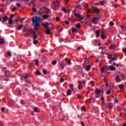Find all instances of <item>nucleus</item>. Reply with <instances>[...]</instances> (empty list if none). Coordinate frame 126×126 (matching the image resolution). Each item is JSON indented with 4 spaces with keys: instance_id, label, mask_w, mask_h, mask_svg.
<instances>
[{
    "instance_id": "nucleus-1",
    "label": "nucleus",
    "mask_w": 126,
    "mask_h": 126,
    "mask_svg": "<svg viewBox=\"0 0 126 126\" xmlns=\"http://www.w3.org/2000/svg\"><path fill=\"white\" fill-rule=\"evenodd\" d=\"M40 20H41V19L37 16L32 18V25L34 26L35 30H37L38 27L40 26Z\"/></svg>"
},
{
    "instance_id": "nucleus-2",
    "label": "nucleus",
    "mask_w": 126,
    "mask_h": 126,
    "mask_svg": "<svg viewBox=\"0 0 126 126\" xmlns=\"http://www.w3.org/2000/svg\"><path fill=\"white\" fill-rule=\"evenodd\" d=\"M60 1H59V0H55V1L54 2L53 4L52 5V6L56 7L55 8H53V10L56 11V10H58V9H59V5H60Z\"/></svg>"
},
{
    "instance_id": "nucleus-3",
    "label": "nucleus",
    "mask_w": 126,
    "mask_h": 126,
    "mask_svg": "<svg viewBox=\"0 0 126 126\" xmlns=\"http://www.w3.org/2000/svg\"><path fill=\"white\" fill-rule=\"evenodd\" d=\"M101 92H102V94H104V91L103 90V89H101V90L96 89L95 90V93L97 94L95 95V98H99V96H100V93H101Z\"/></svg>"
},
{
    "instance_id": "nucleus-4",
    "label": "nucleus",
    "mask_w": 126,
    "mask_h": 126,
    "mask_svg": "<svg viewBox=\"0 0 126 126\" xmlns=\"http://www.w3.org/2000/svg\"><path fill=\"white\" fill-rule=\"evenodd\" d=\"M29 77V75L28 74L26 75L25 76H23L21 77L22 80H24L25 79L26 82H27V83H30V84H31V82H30V81L27 80V78Z\"/></svg>"
},
{
    "instance_id": "nucleus-5",
    "label": "nucleus",
    "mask_w": 126,
    "mask_h": 126,
    "mask_svg": "<svg viewBox=\"0 0 126 126\" xmlns=\"http://www.w3.org/2000/svg\"><path fill=\"white\" fill-rule=\"evenodd\" d=\"M98 17H94L92 18L91 22L94 24H98Z\"/></svg>"
},
{
    "instance_id": "nucleus-6",
    "label": "nucleus",
    "mask_w": 126,
    "mask_h": 126,
    "mask_svg": "<svg viewBox=\"0 0 126 126\" xmlns=\"http://www.w3.org/2000/svg\"><path fill=\"white\" fill-rule=\"evenodd\" d=\"M82 82L81 81H79L78 82V89H79V90H80V89H82L83 86H82Z\"/></svg>"
},
{
    "instance_id": "nucleus-7",
    "label": "nucleus",
    "mask_w": 126,
    "mask_h": 126,
    "mask_svg": "<svg viewBox=\"0 0 126 126\" xmlns=\"http://www.w3.org/2000/svg\"><path fill=\"white\" fill-rule=\"evenodd\" d=\"M94 33L96 35V38H99V35H100V30H98L94 32Z\"/></svg>"
},
{
    "instance_id": "nucleus-8",
    "label": "nucleus",
    "mask_w": 126,
    "mask_h": 126,
    "mask_svg": "<svg viewBox=\"0 0 126 126\" xmlns=\"http://www.w3.org/2000/svg\"><path fill=\"white\" fill-rule=\"evenodd\" d=\"M2 20L3 22H6L7 20H8V17L7 16H4V17H2Z\"/></svg>"
},
{
    "instance_id": "nucleus-9",
    "label": "nucleus",
    "mask_w": 126,
    "mask_h": 126,
    "mask_svg": "<svg viewBox=\"0 0 126 126\" xmlns=\"http://www.w3.org/2000/svg\"><path fill=\"white\" fill-rule=\"evenodd\" d=\"M43 8L44 10H45V11L47 12V13H50L51 12V9H48L46 7H43Z\"/></svg>"
},
{
    "instance_id": "nucleus-10",
    "label": "nucleus",
    "mask_w": 126,
    "mask_h": 126,
    "mask_svg": "<svg viewBox=\"0 0 126 126\" xmlns=\"http://www.w3.org/2000/svg\"><path fill=\"white\" fill-rule=\"evenodd\" d=\"M116 80L117 82H121L122 80H121V78H120V76L119 75H117L116 77Z\"/></svg>"
},
{
    "instance_id": "nucleus-11",
    "label": "nucleus",
    "mask_w": 126,
    "mask_h": 126,
    "mask_svg": "<svg viewBox=\"0 0 126 126\" xmlns=\"http://www.w3.org/2000/svg\"><path fill=\"white\" fill-rule=\"evenodd\" d=\"M109 68L111 70V71H115L116 70V67H112V66H109Z\"/></svg>"
},
{
    "instance_id": "nucleus-12",
    "label": "nucleus",
    "mask_w": 126,
    "mask_h": 126,
    "mask_svg": "<svg viewBox=\"0 0 126 126\" xmlns=\"http://www.w3.org/2000/svg\"><path fill=\"white\" fill-rule=\"evenodd\" d=\"M101 37H102V38L103 39V40L106 39V36L105 33H104V32H101Z\"/></svg>"
},
{
    "instance_id": "nucleus-13",
    "label": "nucleus",
    "mask_w": 126,
    "mask_h": 126,
    "mask_svg": "<svg viewBox=\"0 0 126 126\" xmlns=\"http://www.w3.org/2000/svg\"><path fill=\"white\" fill-rule=\"evenodd\" d=\"M22 28H23V25L16 27L17 30H19V31L22 30Z\"/></svg>"
},
{
    "instance_id": "nucleus-14",
    "label": "nucleus",
    "mask_w": 126,
    "mask_h": 126,
    "mask_svg": "<svg viewBox=\"0 0 126 126\" xmlns=\"http://www.w3.org/2000/svg\"><path fill=\"white\" fill-rule=\"evenodd\" d=\"M49 25V23H46V24H44V23H42V26H43V27H44V28H47V29H48V28H49V27H48V26Z\"/></svg>"
},
{
    "instance_id": "nucleus-15",
    "label": "nucleus",
    "mask_w": 126,
    "mask_h": 126,
    "mask_svg": "<svg viewBox=\"0 0 126 126\" xmlns=\"http://www.w3.org/2000/svg\"><path fill=\"white\" fill-rule=\"evenodd\" d=\"M45 33L46 34H47V35H49L50 33H51V31H50V28H47V29L45 31Z\"/></svg>"
},
{
    "instance_id": "nucleus-16",
    "label": "nucleus",
    "mask_w": 126,
    "mask_h": 126,
    "mask_svg": "<svg viewBox=\"0 0 126 126\" xmlns=\"http://www.w3.org/2000/svg\"><path fill=\"white\" fill-rule=\"evenodd\" d=\"M109 59H110V61H109V63L111 64L112 63L115 61V58H111V57H110L109 58Z\"/></svg>"
},
{
    "instance_id": "nucleus-17",
    "label": "nucleus",
    "mask_w": 126,
    "mask_h": 126,
    "mask_svg": "<svg viewBox=\"0 0 126 126\" xmlns=\"http://www.w3.org/2000/svg\"><path fill=\"white\" fill-rule=\"evenodd\" d=\"M74 86V84H70L69 85V87L71 88L72 91H74V88L73 87Z\"/></svg>"
},
{
    "instance_id": "nucleus-18",
    "label": "nucleus",
    "mask_w": 126,
    "mask_h": 126,
    "mask_svg": "<svg viewBox=\"0 0 126 126\" xmlns=\"http://www.w3.org/2000/svg\"><path fill=\"white\" fill-rule=\"evenodd\" d=\"M0 44L1 45H3V44H4V39L3 38H0Z\"/></svg>"
},
{
    "instance_id": "nucleus-19",
    "label": "nucleus",
    "mask_w": 126,
    "mask_h": 126,
    "mask_svg": "<svg viewBox=\"0 0 126 126\" xmlns=\"http://www.w3.org/2000/svg\"><path fill=\"white\" fill-rule=\"evenodd\" d=\"M108 108L109 109H112L113 108V104L111 103H109L108 104Z\"/></svg>"
},
{
    "instance_id": "nucleus-20",
    "label": "nucleus",
    "mask_w": 126,
    "mask_h": 126,
    "mask_svg": "<svg viewBox=\"0 0 126 126\" xmlns=\"http://www.w3.org/2000/svg\"><path fill=\"white\" fill-rule=\"evenodd\" d=\"M60 65L61 67L63 68H63H64V67L65 66V64L63 63H61Z\"/></svg>"
},
{
    "instance_id": "nucleus-21",
    "label": "nucleus",
    "mask_w": 126,
    "mask_h": 126,
    "mask_svg": "<svg viewBox=\"0 0 126 126\" xmlns=\"http://www.w3.org/2000/svg\"><path fill=\"white\" fill-rule=\"evenodd\" d=\"M67 94L68 96H70V95H71V90H68V91L67 92Z\"/></svg>"
},
{
    "instance_id": "nucleus-22",
    "label": "nucleus",
    "mask_w": 126,
    "mask_h": 126,
    "mask_svg": "<svg viewBox=\"0 0 126 126\" xmlns=\"http://www.w3.org/2000/svg\"><path fill=\"white\" fill-rule=\"evenodd\" d=\"M28 32H29V33H33V29H29L27 30Z\"/></svg>"
},
{
    "instance_id": "nucleus-23",
    "label": "nucleus",
    "mask_w": 126,
    "mask_h": 126,
    "mask_svg": "<svg viewBox=\"0 0 126 126\" xmlns=\"http://www.w3.org/2000/svg\"><path fill=\"white\" fill-rule=\"evenodd\" d=\"M86 68H87V70H90V69H91V66L89 64H88L87 65V67H86Z\"/></svg>"
},
{
    "instance_id": "nucleus-24",
    "label": "nucleus",
    "mask_w": 126,
    "mask_h": 126,
    "mask_svg": "<svg viewBox=\"0 0 126 126\" xmlns=\"http://www.w3.org/2000/svg\"><path fill=\"white\" fill-rule=\"evenodd\" d=\"M37 38H38V36H36L35 32H33V39H37Z\"/></svg>"
},
{
    "instance_id": "nucleus-25",
    "label": "nucleus",
    "mask_w": 126,
    "mask_h": 126,
    "mask_svg": "<svg viewBox=\"0 0 126 126\" xmlns=\"http://www.w3.org/2000/svg\"><path fill=\"white\" fill-rule=\"evenodd\" d=\"M50 16V15L46 14V15H43V19H47V18H48Z\"/></svg>"
},
{
    "instance_id": "nucleus-26",
    "label": "nucleus",
    "mask_w": 126,
    "mask_h": 126,
    "mask_svg": "<svg viewBox=\"0 0 126 126\" xmlns=\"http://www.w3.org/2000/svg\"><path fill=\"white\" fill-rule=\"evenodd\" d=\"M34 112H35V113H39L40 112V111H39V110H38V107H35Z\"/></svg>"
},
{
    "instance_id": "nucleus-27",
    "label": "nucleus",
    "mask_w": 126,
    "mask_h": 126,
    "mask_svg": "<svg viewBox=\"0 0 126 126\" xmlns=\"http://www.w3.org/2000/svg\"><path fill=\"white\" fill-rule=\"evenodd\" d=\"M79 18V19H78V21H80V22H81V23H83V22L82 21H81V20H83V19H84L83 17H80Z\"/></svg>"
},
{
    "instance_id": "nucleus-28",
    "label": "nucleus",
    "mask_w": 126,
    "mask_h": 126,
    "mask_svg": "<svg viewBox=\"0 0 126 126\" xmlns=\"http://www.w3.org/2000/svg\"><path fill=\"white\" fill-rule=\"evenodd\" d=\"M67 63L68 65H70L71 64V61L70 60V59H68L67 61Z\"/></svg>"
},
{
    "instance_id": "nucleus-29",
    "label": "nucleus",
    "mask_w": 126,
    "mask_h": 126,
    "mask_svg": "<svg viewBox=\"0 0 126 126\" xmlns=\"http://www.w3.org/2000/svg\"><path fill=\"white\" fill-rule=\"evenodd\" d=\"M75 16H76V17H78L79 18L81 17V15L80 14L75 13Z\"/></svg>"
},
{
    "instance_id": "nucleus-30",
    "label": "nucleus",
    "mask_w": 126,
    "mask_h": 126,
    "mask_svg": "<svg viewBox=\"0 0 126 126\" xmlns=\"http://www.w3.org/2000/svg\"><path fill=\"white\" fill-rule=\"evenodd\" d=\"M94 12H96L97 13H98V12H99V9L97 8H94Z\"/></svg>"
},
{
    "instance_id": "nucleus-31",
    "label": "nucleus",
    "mask_w": 126,
    "mask_h": 126,
    "mask_svg": "<svg viewBox=\"0 0 126 126\" xmlns=\"http://www.w3.org/2000/svg\"><path fill=\"white\" fill-rule=\"evenodd\" d=\"M100 4L101 5H104L105 4L106 1L105 0L100 1Z\"/></svg>"
},
{
    "instance_id": "nucleus-32",
    "label": "nucleus",
    "mask_w": 126,
    "mask_h": 126,
    "mask_svg": "<svg viewBox=\"0 0 126 126\" xmlns=\"http://www.w3.org/2000/svg\"><path fill=\"white\" fill-rule=\"evenodd\" d=\"M73 32H74V33H75V32H77V31H78V30L77 29H76V28H73L72 29Z\"/></svg>"
},
{
    "instance_id": "nucleus-33",
    "label": "nucleus",
    "mask_w": 126,
    "mask_h": 126,
    "mask_svg": "<svg viewBox=\"0 0 126 126\" xmlns=\"http://www.w3.org/2000/svg\"><path fill=\"white\" fill-rule=\"evenodd\" d=\"M9 24H12V23H13V21L12 20V19H9Z\"/></svg>"
},
{
    "instance_id": "nucleus-34",
    "label": "nucleus",
    "mask_w": 126,
    "mask_h": 126,
    "mask_svg": "<svg viewBox=\"0 0 126 126\" xmlns=\"http://www.w3.org/2000/svg\"><path fill=\"white\" fill-rule=\"evenodd\" d=\"M115 48H116V46L115 45H110L111 50H113V49H115Z\"/></svg>"
},
{
    "instance_id": "nucleus-35",
    "label": "nucleus",
    "mask_w": 126,
    "mask_h": 126,
    "mask_svg": "<svg viewBox=\"0 0 126 126\" xmlns=\"http://www.w3.org/2000/svg\"><path fill=\"white\" fill-rule=\"evenodd\" d=\"M119 87H120V88L121 89H124V87H125L123 84H120V85H119Z\"/></svg>"
},
{
    "instance_id": "nucleus-36",
    "label": "nucleus",
    "mask_w": 126,
    "mask_h": 126,
    "mask_svg": "<svg viewBox=\"0 0 126 126\" xmlns=\"http://www.w3.org/2000/svg\"><path fill=\"white\" fill-rule=\"evenodd\" d=\"M58 33H61L63 30V28H60L59 29H58Z\"/></svg>"
},
{
    "instance_id": "nucleus-37",
    "label": "nucleus",
    "mask_w": 126,
    "mask_h": 126,
    "mask_svg": "<svg viewBox=\"0 0 126 126\" xmlns=\"http://www.w3.org/2000/svg\"><path fill=\"white\" fill-rule=\"evenodd\" d=\"M63 11V12H65V13H67V11L66 10V9H65V8H63L62 9Z\"/></svg>"
},
{
    "instance_id": "nucleus-38",
    "label": "nucleus",
    "mask_w": 126,
    "mask_h": 126,
    "mask_svg": "<svg viewBox=\"0 0 126 126\" xmlns=\"http://www.w3.org/2000/svg\"><path fill=\"white\" fill-rule=\"evenodd\" d=\"M76 27L77 28H80V27H81V25H80V24H77V25H76Z\"/></svg>"
},
{
    "instance_id": "nucleus-39",
    "label": "nucleus",
    "mask_w": 126,
    "mask_h": 126,
    "mask_svg": "<svg viewBox=\"0 0 126 126\" xmlns=\"http://www.w3.org/2000/svg\"><path fill=\"white\" fill-rule=\"evenodd\" d=\"M16 5L18 7H20V6H21V4H20V3H16Z\"/></svg>"
},
{
    "instance_id": "nucleus-40",
    "label": "nucleus",
    "mask_w": 126,
    "mask_h": 126,
    "mask_svg": "<svg viewBox=\"0 0 126 126\" xmlns=\"http://www.w3.org/2000/svg\"><path fill=\"white\" fill-rule=\"evenodd\" d=\"M57 61H53V62H52V64L53 65H56V64H57Z\"/></svg>"
},
{
    "instance_id": "nucleus-41",
    "label": "nucleus",
    "mask_w": 126,
    "mask_h": 126,
    "mask_svg": "<svg viewBox=\"0 0 126 126\" xmlns=\"http://www.w3.org/2000/svg\"><path fill=\"white\" fill-rule=\"evenodd\" d=\"M43 72L44 74H47V73H48V71H47L46 69H44L43 70Z\"/></svg>"
},
{
    "instance_id": "nucleus-42",
    "label": "nucleus",
    "mask_w": 126,
    "mask_h": 126,
    "mask_svg": "<svg viewBox=\"0 0 126 126\" xmlns=\"http://www.w3.org/2000/svg\"><path fill=\"white\" fill-rule=\"evenodd\" d=\"M20 19H21V18H18L16 20H15L14 21V23H16V22H18V21H19V20H20Z\"/></svg>"
},
{
    "instance_id": "nucleus-43",
    "label": "nucleus",
    "mask_w": 126,
    "mask_h": 126,
    "mask_svg": "<svg viewBox=\"0 0 126 126\" xmlns=\"http://www.w3.org/2000/svg\"><path fill=\"white\" fill-rule=\"evenodd\" d=\"M35 74L36 75H40V74H41V72H40V71H37Z\"/></svg>"
},
{
    "instance_id": "nucleus-44",
    "label": "nucleus",
    "mask_w": 126,
    "mask_h": 126,
    "mask_svg": "<svg viewBox=\"0 0 126 126\" xmlns=\"http://www.w3.org/2000/svg\"><path fill=\"white\" fill-rule=\"evenodd\" d=\"M38 43V40L37 39H33V44H36Z\"/></svg>"
},
{
    "instance_id": "nucleus-45",
    "label": "nucleus",
    "mask_w": 126,
    "mask_h": 126,
    "mask_svg": "<svg viewBox=\"0 0 126 126\" xmlns=\"http://www.w3.org/2000/svg\"><path fill=\"white\" fill-rule=\"evenodd\" d=\"M60 20H61V19L60 18V17H56V21H57L58 22L59 21H60Z\"/></svg>"
},
{
    "instance_id": "nucleus-46",
    "label": "nucleus",
    "mask_w": 126,
    "mask_h": 126,
    "mask_svg": "<svg viewBox=\"0 0 126 126\" xmlns=\"http://www.w3.org/2000/svg\"><path fill=\"white\" fill-rule=\"evenodd\" d=\"M105 69V68L104 67L101 68V70L102 71V73H104V71Z\"/></svg>"
},
{
    "instance_id": "nucleus-47",
    "label": "nucleus",
    "mask_w": 126,
    "mask_h": 126,
    "mask_svg": "<svg viewBox=\"0 0 126 126\" xmlns=\"http://www.w3.org/2000/svg\"><path fill=\"white\" fill-rule=\"evenodd\" d=\"M109 24H110V25L111 26H114V23L113 22H110V23H109Z\"/></svg>"
},
{
    "instance_id": "nucleus-48",
    "label": "nucleus",
    "mask_w": 126,
    "mask_h": 126,
    "mask_svg": "<svg viewBox=\"0 0 126 126\" xmlns=\"http://www.w3.org/2000/svg\"><path fill=\"white\" fill-rule=\"evenodd\" d=\"M121 28L122 29H123V30H125V31H126V27L125 26H121Z\"/></svg>"
},
{
    "instance_id": "nucleus-49",
    "label": "nucleus",
    "mask_w": 126,
    "mask_h": 126,
    "mask_svg": "<svg viewBox=\"0 0 126 126\" xmlns=\"http://www.w3.org/2000/svg\"><path fill=\"white\" fill-rule=\"evenodd\" d=\"M122 51H123V53H126V48H123L122 49Z\"/></svg>"
},
{
    "instance_id": "nucleus-50",
    "label": "nucleus",
    "mask_w": 126,
    "mask_h": 126,
    "mask_svg": "<svg viewBox=\"0 0 126 126\" xmlns=\"http://www.w3.org/2000/svg\"><path fill=\"white\" fill-rule=\"evenodd\" d=\"M115 102L117 103V104L119 103V100H118V98H115Z\"/></svg>"
},
{
    "instance_id": "nucleus-51",
    "label": "nucleus",
    "mask_w": 126,
    "mask_h": 126,
    "mask_svg": "<svg viewBox=\"0 0 126 126\" xmlns=\"http://www.w3.org/2000/svg\"><path fill=\"white\" fill-rule=\"evenodd\" d=\"M85 63H89V60H88V59L86 58L85 59Z\"/></svg>"
},
{
    "instance_id": "nucleus-52",
    "label": "nucleus",
    "mask_w": 126,
    "mask_h": 126,
    "mask_svg": "<svg viewBox=\"0 0 126 126\" xmlns=\"http://www.w3.org/2000/svg\"><path fill=\"white\" fill-rule=\"evenodd\" d=\"M39 63V61L35 60V65H38V64Z\"/></svg>"
},
{
    "instance_id": "nucleus-53",
    "label": "nucleus",
    "mask_w": 126,
    "mask_h": 126,
    "mask_svg": "<svg viewBox=\"0 0 126 126\" xmlns=\"http://www.w3.org/2000/svg\"><path fill=\"white\" fill-rule=\"evenodd\" d=\"M106 94H111V91H110V90L107 91L106 92Z\"/></svg>"
},
{
    "instance_id": "nucleus-54",
    "label": "nucleus",
    "mask_w": 126,
    "mask_h": 126,
    "mask_svg": "<svg viewBox=\"0 0 126 126\" xmlns=\"http://www.w3.org/2000/svg\"><path fill=\"white\" fill-rule=\"evenodd\" d=\"M7 55L9 57H11V52H8Z\"/></svg>"
},
{
    "instance_id": "nucleus-55",
    "label": "nucleus",
    "mask_w": 126,
    "mask_h": 126,
    "mask_svg": "<svg viewBox=\"0 0 126 126\" xmlns=\"http://www.w3.org/2000/svg\"><path fill=\"white\" fill-rule=\"evenodd\" d=\"M64 81V79L63 78H61L60 80V82H63Z\"/></svg>"
},
{
    "instance_id": "nucleus-56",
    "label": "nucleus",
    "mask_w": 126,
    "mask_h": 126,
    "mask_svg": "<svg viewBox=\"0 0 126 126\" xmlns=\"http://www.w3.org/2000/svg\"><path fill=\"white\" fill-rule=\"evenodd\" d=\"M16 9H17V8L16 7H13V9H12V11H15V10H16Z\"/></svg>"
},
{
    "instance_id": "nucleus-57",
    "label": "nucleus",
    "mask_w": 126,
    "mask_h": 126,
    "mask_svg": "<svg viewBox=\"0 0 126 126\" xmlns=\"http://www.w3.org/2000/svg\"><path fill=\"white\" fill-rule=\"evenodd\" d=\"M21 104H22V105H24V100H22L21 101Z\"/></svg>"
},
{
    "instance_id": "nucleus-58",
    "label": "nucleus",
    "mask_w": 126,
    "mask_h": 126,
    "mask_svg": "<svg viewBox=\"0 0 126 126\" xmlns=\"http://www.w3.org/2000/svg\"><path fill=\"white\" fill-rule=\"evenodd\" d=\"M81 110H84V111H86V109L85 108L84 106H82Z\"/></svg>"
},
{
    "instance_id": "nucleus-59",
    "label": "nucleus",
    "mask_w": 126,
    "mask_h": 126,
    "mask_svg": "<svg viewBox=\"0 0 126 126\" xmlns=\"http://www.w3.org/2000/svg\"><path fill=\"white\" fill-rule=\"evenodd\" d=\"M14 16V15L12 14L9 18L11 19H12V18H13Z\"/></svg>"
},
{
    "instance_id": "nucleus-60",
    "label": "nucleus",
    "mask_w": 126,
    "mask_h": 126,
    "mask_svg": "<svg viewBox=\"0 0 126 126\" xmlns=\"http://www.w3.org/2000/svg\"><path fill=\"white\" fill-rule=\"evenodd\" d=\"M85 8H86L87 7V6H88V4L87 3H85Z\"/></svg>"
},
{
    "instance_id": "nucleus-61",
    "label": "nucleus",
    "mask_w": 126,
    "mask_h": 126,
    "mask_svg": "<svg viewBox=\"0 0 126 126\" xmlns=\"http://www.w3.org/2000/svg\"><path fill=\"white\" fill-rule=\"evenodd\" d=\"M101 101H103V100H105V97L102 96L101 98Z\"/></svg>"
},
{
    "instance_id": "nucleus-62",
    "label": "nucleus",
    "mask_w": 126,
    "mask_h": 126,
    "mask_svg": "<svg viewBox=\"0 0 126 126\" xmlns=\"http://www.w3.org/2000/svg\"><path fill=\"white\" fill-rule=\"evenodd\" d=\"M32 10H33V11L34 12H36V8H33L32 9Z\"/></svg>"
},
{
    "instance_id": "nucleus-63",
    "label": "nucleus",
    "mask_w": 126,
    "mask_h": 126,
    "mask_svg": "<svg viewBox=\"0 0 126 126\" xmlns=\"http://www.w3.org/2000/svg\"><path fill=\"white\" fill-rule=\"evenodd\" d=\"M5 109V108H4V107H3V108H1V111H2V112H4V110Z\"/></svg>"
},
{
    "instance_id": "nucleus-64",
    "label": "nucleus",
    "mask_w": 126,
    "mask_h": 126,
    "mask_svg": "<svg viewBox=\"0 0 126 126\" xmlns=\"http://www.w3.org/2000/svg\"><path fill=\"white\" fill-rule=\"evenodd\" d=\"M41 53H44V52H46V50L42 49V50H41Z\"/></svg>"
}]
</instances>
